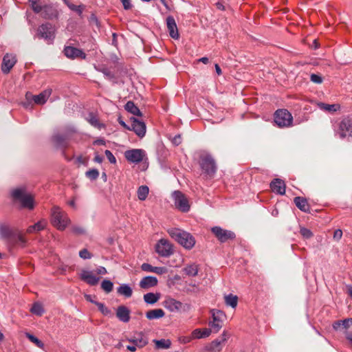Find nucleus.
<instances>
[{"instance_id": "2eb2a0df", "label": "nucleus", "mask_w": 352, "mask_h": 352, "mask_svg": "<svg viewBox=\"0 0 352 352\" xmlns=\"http://www.w3.org/2000/svg\"><path fill=\"white\" fill-rule=\"evenodd\" d=\"M227 340V336L226 332H223L221 340L217 339L212 341L210 345L206 347V350L208 352H221L223 346Z\"/></svg>"}, {"instance_id": "e2e57ef3", "label": "nucleus", "mask_w": 352, "mask_h": 352, "mask_svg": "<svg viewBox=\"0 0 352 352\" xmlns=\"http://www.w3.org/2000/svg\"><path fill=\"white\" fill-rule=\"evenodd\" d=\"M342 327V320H338L333 324L335 330H339Z\"/></svg>"}, {"instance_id": "13d9d810", "label": "nucleus", "mask_w": 352, "mask_h": 352, "mask_svg": "<svg viewBox=\"0 0 352 352\" xmlns=\"http://www.w3.org/2000/svg\"><path fill=\"white\" fill-rule=\"evenodd\" d=\"M167 272V270L164 267H154L153 272L157 274H163Z\"/></svg>"}, {"instance_id": "6e6552de", "label": "nucleus", "mask_w": 352, "mask_h": 352, "mask_svg": "<svg viewBox=\"0 0 352 352\" xmlns=\"http://www.w3.org/2000/svg\"><path fill=\"white\" fill-rule=\"evenodd\" d=\"M175 207L183 212L190 210V204L187 197L179 190H175L172 194Z\"/></svg>"}, {"instance_id": "de8ad7c7", "label": "nucleus", "mask_w": 352, "mask_h": 352, "mask_svg": "<svg viewBox=\"0 0 352 352\" xmlns=\"http://www.w3.org/2000/svg\"><path fill=\"white\" fill-rule=\"evenodd\" d=\"M71 10L74 11L78 13L79 16H80L83 12L85 6L83 5L76 6L73 3L69 5L68 7Z\"/></svg>"}, {"instance_id": "20e7f679", "label": "nucleus", "mask_w": 352, "mask_h": 352, "mask_svg": "<svg viewBox=\"0 0 352 352\" xmlns=\"http://www.w3.org/2000/svg\"><path fill=\"white\" fill-rule=\"evenodd\" d=\"M37 36L43 38L47 44H52L55 38V28L50 23L42 24L38 28Z\"/></svg>"}, {"instance_id": "9b49d317", "label": "nucleus", "mask_w": 352, "mask_h": 352, "mask_svg": "<svg viewBox=\"0 0 352 352\" xmlns=\"http://www.w3.org/2000/svg\"><path fill=\"white\" fill-rule=\"evenodd\" d=\"M145 152L142 149L133 148L124 153L125 158L130 162L138 164L143 160Z\"/></svg>"}, {"instance_id": "7c9ffc66", "label": "nucleus", "mask_w": 352, "mask_h": 352, "mask_svg": "<svg viewBox=\"0 0 352 352\" xmlns=\"http://www.w3.org/2000/svg\"><path fill=\"white\" fill-rule=\"evenodd\" d=\"M117 292L126 298H130L133 294V290L131 287L127 284H122L117 289Z\"/></svg>"}, {"instance_id": "4468645a", "label": "nucleus", "mask_w": 352, "mask_h": 352, "mask_svg": "<svg viewBox=\"0 0 352 352\" xmlns=\"http://www.w3.org/2000/svg\"><path fill=\"white\" fill-rule=\"evenodd\" d=\"M16 63V58L14 55L6 54L3 58L1 64V71L3 73L8 74L11 69L14 66Z\"/></svg>"}, {"instance_id": "e433bc0d", "label": "nucleus", "mask_w": 352, "mask_h": 352, "mask_svg": "<svg viewBox=\"0 0 352 352\" xmlns=\"http://www.w3.org/2000/svg\"><path fill=\"white\" fill-rule=\"evenodd\" d=\"M153 342H155L157 349H166L170 348L171 345V342L169 340H155Z\"/></svg>"}, {"instance_id": "8fccbe9b", "label": "nucleus", "mask_w": 352, "mask_h": 352, "mask_svg": "<svg viewBox=\"0 0 352 352\" xmlns=\"http://www.w3.org/2000/svg\"><path fill=\"white\" fill-rule=\"evenodd\" d=\"M300 232L301 235L305 239H309L313 235L311 230L305 228H302L300 230Z\"/></svg>"}, {"instance_id": "6ab92c4d", "label": "nucleus", "mask_w": 352, "mask_h": 352, "mask_svg": "<svg viewBox=\"0 0 352 352\" xmlns=\"http://www.w3.org/2000/svg\"><path fill=\"white\" fill-rule=\"evenodd\" d=\"M52 94V89H45L43 91H42L38 95L32 96L28 94H26V98L29 99V97H32V100H34V103L37 104H43L45 103L47 100L50 98V95Z\"/></svg>"}, {"instance_id": "c9c22d12", "label": "nucleus", "mask_w": 352, "mask_h": 352, "mask_svg": "<svg viewBox=\"0 0 352 352\" xmlns=\"http://www.w3.org/2000/svg\"><path fill=\"white\" fill-rule=\"evenodd\" d=\"M198 266L195 264L187 265L184 267L185 274L190 276H196L198 274Z\"/></svg>"}, {"instance_id": "a211bd4d", "label": "nucleus", "mask_w": 352, "mask_h": 352, "mask_svg": "<svg viewBox=\"0 0 352 352\" xmlns=\"http://www.w3.org/2000/svg\"><path fill=\"white\" fill-rule=\"evenodd\" d=\"M80 276L81 280L91 286L96 285L100 280L93 272L89 270H82Z\"/></svg>"}, {"instance_id": "5701e85b", "label": "nucleus", "mask_w": 352, "mask_h": 352, "mask_svg": "<svg viewBox=\"0 0 352 352\" xmlns=\"http://www.w3.org/2000/svg\"><path fill=\"white\" fill-rule=\"evenodd\" d=\"M157 279L155 276H148L144 277L140 282V287L142 289H149L157 285Z\"/></svg>"}, {"instance_id": "c03bdc74", "label": "nucleus", "mask_w": 352, "mask_h": 352, "mask_svg": "<svg viewBox=\"0 0 352 352\" xmlns=\"http://www.w3.org/2000/svg\"><path fill=\"white\" fill-rule=\"evenodd\" d=\"M31 312L36 316H41L43 314L44 310L41 304L34 303L31 308Z\"/></svg>"}, {"instance_id": "f03ea898", "label": "nucleus", "mask_w": 352, "mask_h": 352, "mask_svg": "<svg viewBox=\"0 0 352 352\" xmlns=\"http://www.w3.org/2000/svg\"><path fill=\"white\" fill-rule=\"evenodd\" d=\"M52 223L59 230H64L70 223L67 214L58 206L52 209Z\"/></svg>"}, {"instance_id": "79ce46f5", "label": "nucleus", "mask_w": 352, "mask_h": 352, "mask_svg": "<svg viewBox=\"0 0 352 352\" xmlns=\"http://www.w3.org/2000/svg\"><path fill=\"white\" fill-rule=\"evenodd\" d=\"M101 288L106 292L110 293L113 288V283L109 280H104L101 283Z\"/></svg>"}, {"instance_id": "dca6fc26", "label": "nucleus", "mask_w": 352, "mask_h": 352, "mask_svg": "<svg viewBox=\"0 0 352 352\" xmlns=\"http://www.w3.org/2000/svg\"><path fill=\"white\" fill-rule=\"evenodd\" d=\"M131 120L132 121L131 130L133 131L139 138H143L146 134V130L145 123L135 118H131Z\"/></svg>"}, {"instance_id": "37998d69", "label": "nucleus", "mask_w": 352, "mask_h": 352, "mask_svg": "<svg viewBox=\"0 0 352 352\" xmlns=\"http://www.w3.org/2000/svg\"><path fill=\"white\" fill-rule=\"evenodd\" d=\"M26 337L32 342H33L34 344H36V346L41 348V349H43L44 347V344L39 340L36 337H35L34 336L29 333H26Z\"/></svg>"}, {"instance_id": "774afa93", "label": "nucleus", "mask_w": 352, "mask_h": 352, "mask_svg": "<svg viewBox=\"0 0 352 352\" xmlns=\"http://www.w3.org/2000/svg\"><path fill=\"white\" fill-rule=\"evenodd\" d=\"M103 160L102 157L100 156L99 155H96L94 157V162L98 163H102Z\"/></svg>"}, {"instance_id": "473e14b6", "label": "nucleus", "mask_w": 352, "mask_h": 352, "mask_svg": "<svg viewBox=\"0 0 352 352\" xmlns=\"http://www.w3.org/2000/svg\"><path fill=\"white\" fill-rule=\"evenodd\" d=\"M41 15L45 19H52L57 16V12L50 6H45Z\"/></svg>"}, {"instance_id": "0e129e2a", "label": "nucleus", "mask_w": 352, "mask_h": 352, "mask_svg": "<svg viewBox=\"0 0 352 352\" xmlns=\"http://www.w3.org/2000/svg\"><path fill=\"white\" fill-rule=\"evenodd\" d=\"M118 121L119 122V124L122 126L124 128L128 129V130H131V127L129 126H128L121 118V117H119L118 119Z\"/></svg>"}, {"instance_id": "a878e982", "label": "nucleus", "mask_w": 352, "mask_h": 352, "mask_svg": "<svg viewBox=\"0 0 352 352\" xmlns=\"http://www.w3.org/2000/svg\"><path fill=\"white\" fill-rule=\"evenodd\" d=\"M165 313L162 309H155L148 311L146 313V317L148 320H155L162 318L164 316Z\"/></svg>"}, {"instance_id": "393cba45", "label": "nucleus", "mask_w": 352, "mask_h": 352, "mask_svg": "<svg viewBox=\"0 0 352 352\" xmlns=\"http://www.w3.org/2000/svg\"><path fill=\"white\" fill-rule=\"evenodd\" d=\"M296 207L303 212L309 211V206L306 199L301 197H296L294 199Z\"/></svg>"}, {"instance_id": "72a5a7b5", "label": "nucleus", "mask_w": 352, "mask_h": 352, "mask_svg": "<svg viewBox=\"0 0 352 352\" xmlns=\"http://www.w3.org/2000/svg\"><path fill=\"white\" fill-rule=\"evenodd\" d=\"M160 298L158 294L147 293L144 295V300L147 304L153 305L155 304Z\"/></svg>"}, {"instance_id": "f3484780", "label": "nucleus", "mask_w": 352, "mask_h": 352, "mask_svg": "<svg viewBox=\"0 0 352 352\" xmlns=\"http://www.w3.org/2000/svg\"><path fill=\"white\" fill-rule=\"evenodd\" d=\"M64 54L65 55L72 59H74L76 58H80L82 59L86 58V54L85 53L76 47H72V46H66L64 48Z\"/></svg>"}, {"instance_id": "09e8293b", "label": "nucleus", "mask_w": 352, "mask_h": 352, "mask_svg": "<svg viewBox=\"0 0 352 352\" xmlns=\"http://www.w3.org/2000/svg\"><path fill=\"white\" fill-rule=\"evenodd\" d=\"M97 70L102 73L104 76L108 79H112L114 78V74L107 67L98 68Z\"/></svg>"}, {"instance_id": "bb28decb", "label": "nucleus", "mask_w": 352, "mask_h": 352, "mask_svg": "<svg viewBox=\"0 0 352 352\" xmlns=\"http://www.w3.org/2000/svg\"><path fill=\"white\" fill-rule=\"evenodd\" d=\"M47 226V221L44 219H42L37 223H36L34 225L30 226L27 229L28 233H33V232H37L41 230H43Z\"/></svg>"}, {"instance_id": "7ed1b4c3", "label": "nucleus", "mask_w": 352, "mask_h": 352, "mask_svg": "<svg viewBox=\"0 0 352 352\" xmlns=\"http://www.w3.org/2000/svg\"><path fill=\"white\" fill-rule=\"evenodd\" d=\"M12 197L20 201L22 208L32 210L34 207V198L30 194L26 193L24 187L17 188L11 191Z\"/></svg>"}, {"instance_id": "680f3d73", "label": "nucleus", "mask_w": 352, "mask_h": 352, "mask_svg": "<svg viewBox=\"0 0 352 352\" xmlns=\"http://www.w3.org/2000/svg\"><path fill=\"white\" fill-rule=\"evenodd\" d=\"M96 272L98 274L104 275V274H107V271L106 268L104 267H102V266H100L99 267H98Z\"/></svg>"}, {"instance_id": "f8f14e48", "label": "nucleus", "mask_w": 352, "mask_h": 352, "mask_svg": "<svg viewBox=\"0 0 352 352\" xmlns=\"http://www.w3.org/2000/svg\"><path fill=\"white\" fill-rule=\"evenodd\" d=\"M212 321L209 322V325L213 332L217 333L221 328L222 318L224 316L223 311L220 310L212 311Z\"/></svg>"}, {"instance_id": "f704fd0d", "label": "nucleus", "mask_w": 352, "mask_h": 352, "mask_svg": "<svg viewBox=\"0 0 352 352\" xmlns=\"http://www.w3.org/2000/svg\"><path fill=\"white\" fill-rule=\"evenodd\" d=\"M149 192V188L147 186H141L138 188L137 194L138 197L141 201H144Z\"/></svg>"}, {"instance_id": "a19ab883", "label": "nucleus", "mask_w": 352, "mask_h": 352, "mask_svg": "<svg viewBox=\"0 0 352 352\" xmlns=\"http://www.w3.org/2000/svg\"><path fill=\"white\" fill-rule=\"evenodd\" d=\"M52 140L58 146H63L65 144V137L60 134H55L52 137Z\"/></svg>"}, {"instance_id": "0eeeda50", "label": "nucleus", "mask_w": 352, "mask_h": 352, "mask_svg": "<svg viewBox=\"0 0 352 352\" xmlns=\"http://www.w3.org/2000/svg\"><path fill=\"white\" fill-rule=\"evenodd\" d=\"M156 252L162 257H169L174 253L173 245L167 239H161L155 245Z\"/></svg>"}, {"instance_id": "1a4fd4ad", "label": "nucleus", "mask_w": 352, "mask_h": 352, "mask_svg": "<svg viewBox=\"0 0 352 352\" xmlns=\"http://www.w3.org/2000/svg\"><path fill=\"white\" fill-rule=\"evenodd\" d=\"M211 231L221 243H226L235 238V234L233 232L224 230L219 226L212 228Z\"/></svg>"}, {"instance_id": "9d476101", "label": "nucleus", "mask_w": 352, "mask_h": 352, "mask_svg": "<svg viewBox=\"0 0 352 352\" xmlns=\"http://www.w3.org/2000/svg\"><path fill=\"white\" fill-rule=\"evenodd\" d=\"M336 132L340 138L352 135V120L349 118H344L338 124Z\"/></svg>"}, {"instance_id": "603ef678", "label": "nucleus", "mask_w": 352, "mask_h": 352, "mask_svg": "<svg viewBox=\"0 0 352 352\" xmlns=\"http://www.w3.org/2000/svg\"><path fill=\"white\" fill-rule=\"evenodd\" d=\"M104 153H105V155H106L107 158L108 159V160L111 164H116V157H114L113 153L109 150H106Z\"/></svg>"}, {"instance_id": "a18cd8bd", "label": "nucleus", "mask_w": 352, "mask_h": 352, "mask_svg": "<svg viewBox=\"0 0 352 352\" xmlns=\"http://www.w3.org/2000/svg\"><path fill=\"white\" fill-rule=\"evenodd\" d=\"M85 175L91 180H95L98 177L99 172L97 169L93 168L87 171Z\"/></svg>"}, {"instance_id": "69168bd1", "label": "nucleus", "mask_w": 352, "mask_h": 352, "mask_svg": "<svg viewBox=\"0 0 352 352\" xmlns=\"http://www.w3.org/2000/svg\"><path fill=\"white\" fill-rule=\"evenodd\" d=\"M126 349L131 352H135L137 349V346L132 343L131 345H127Z\"/></svg>"}, {"instance_id": "cd10ccee", "label": "nucleus", "mask_w": 352, "mask_h": 352, "mask_svg": "<svg viewBox=\"0 0 352 352\" xmlns=\"http://www.w3.org/2000/svg\"><path fill=\"white\" fill-rule=\"evenodd\" d=\"M13 234L12 230L10 226L5 223H0V237L2 239H8Z\"/></svg>"}, {"instance_id": "39448f33", "label": "nucleus", "mask_w": 352, "mask_h": 352, "mask_svg": "<svg viewBox=\"0 0 352 352\" xmlns=\"http://www.w3.org/2000/svg\"><path fill=\"white\" fill-rule=\"evenodd\" d=\"M274 122L279 127L292 126L293 117L286 109H278L274 113Z\"/></svg>"}, {"instance_id": "3c124183", "label": "nucleus", "mask_w": 352, "mask_h": 352, "mask_svg": "<svg viewBox=\"0 0 352 352\" xmlns=\"http://www.w3.org/2000/svg\"><path fill=\"white\" fill-rule=\"evenodd\" d=\"M79 256L83 259H88L91 258V254L87 249H82L79 252Z\"/></svg>"}, {"instance_id": "f257e3e1", "label": "nucleus", "mask_w": 352, "mask_h": 352, "mask_svg": "<svg viewBox=\"0 0 352 352\" xmlns=\"http://www.w3.org/2000/svg\"><path fill=\"white\" fill-rule=\"evenodd\" d=\"M168 232L170 236L184 248L190 250L194 247L195 240L190 233L178 228H171Z\"/></svg>"}, {"instance_id": "4be33fe9", "label": "nucleus", "mask_w": 352, "mask_h": 352, "mask_svg": "<svg viewBox=\"0 0 352 352\" xmlns=\"http://www.w3.org/2000/svg\"><path fill=\"white\" fill-rule=\"evenodd\" d=\"M270 188L273 192L277 194L283 195L285 193V184L280 179H274L270 183Z\"/></svg>"}, {"instance_id": "4d7b16f0", "label": "nucleus", "mask_w": 352, "mask_h": 352, "mask_svg": "<svg viewBox=\"0 0 352 352\" xmlns=\"http://www.w3.org/2000/svg\"><path fill=\"white\" fill-rule=\"evenodd\" d=\"M153 268L154 267L148 263H143L141 266V269L144 272H153Z\"/></svg>"}, {"instance_id": "6e6d98bb", "label": "nucleus", "mask_w": 352, "mask_h": 352, "mask_svg": "<svg viewBox=\"0 0 352 352\" xmlns=\"http://www.w3.org/2000/svg\"><path fill=\"white\" fill-rule=\"evenodd\" d=\"M352 324V318H347L342 320V328L346 329Z\"/></svg>"}, {"instance_id": "5fc2aeb1", "label": "nucleus", "mask_w": 352, "mask_h": 352, "mask_svg": "<svg viewBox=\"0 0 352 352\" xmlns=\"http://www.w3.org/2000/svg\"><path fill=\"white\" fill-rule=\"evenodd\" d=\"M310 79L313 82L317 83V84H320L322 82V77L317 74H314L311 75Z\"/></svg>"}, {"instance_id": "c85d7f7f", "label": "nucleus", "mask_w": 352, "mask_h": 352, "mask_svg": "<svg viewBox=\"0 0 352 352\" xmlns=\"http://www.w3.org/2000/svg\"><path fill=\"white\" fill-rule=\"evenodd\" d=\"M212 331L211 329H196L192 331V335L193 338L199 339L208 337Z\"/></svg>"}, {"instance_id": "2f4dec72", "label": "nucleus", "mask_w": 352, "mask_h": 352, "mask_svg": "<svg viewBox=\"0 0 352 352\" xmlns=\"http://www.w3.org/2000/svg\"><path fill=\"white\" fill-rule=\"evenodd\" d=\"M124 109L134 116H142L140 110L132 101H128L124 106Z\"/></svg>"}, {"instance_id": "052dcab7", "label": "nucleus", "mask_w": 352, "mask_h": 352, "mask_svg": "<svg viewBox=\"0 0 352 352\" xmlns=\"http://www.w3.org/2000/svg\"><path fill=\"white\" fill-rule=\"evenodd\" d=\"M125 10H130L132 8L131 0H120Z\"/></svg>"}, {"instance_id": "b1692460", "label": "nucleus", "mask_w": 352, "mask_h": 352, "mask_svg": "<svg viewBox=\"0 0 352 352\" xmlns=\"http://www.w3.org/2000/svg\"><path fill=\"white\" fill-rule=\"evenodd\" d=\"M129 341L139 348L144 346L148 343L146 338L141 333H138L133 338L129 340Z\"/></svg>"}, {"instance_id": "c756f323", "label": "nucleus", "mask_w": 352, "mask_h": 352, "mask_svg": "<svg viewBox=\"0 0 352 352\" xmlns=\"http://www.w3.org/2000/svg\"><path fill=\"white\" fill-rule=\"evenodd\" d=\"M316 105L320 109L327 112H335L340 109V105L336 104H329L324 102H317Z\"/></svg>"}, {"instance_id": "ea45409f", "label": "nucleus", "mask_w": 352, "mask_h": 352, "mask_svg": "<svg viewBox=\"0 0 352 352\" xmlns=\"http://www.w3.org/2000/svg\"><path fill=\"white\" fill-rule=\"evenodd\" d=\"M87 120L94 127H96L98 129H101L102 127H104V125L100 123L97 117L92 113H90L89 115Z\"/></svg>"}, {"instance_id": "58836bf2", "label": "nucleus", "mask_w": 352, "mask_h": 352, "mask_svg": "<svg viewBox=\"0 0 352 352\" xmlns=\"http://www.w3.org/2000/svg\"><path fill=\"white\" fill-rule=\"evenodd\" d=\"M31 7L35 13H39L43 11L45 6L43 5L40 0H30Z\"/></svg>"}, {"instance_id": "864d4df0", "label": "nucleus", "mask_w": 352, "mask_h": 352, "mask_svg": "<svg viewBox=\"0 0 352 352\" xmlns=\"http://www.w3.org/2000/svg\"><path fill=\"white\" fill-rule=\"evenodd\" d=\"M72 231L76 234H83L85 232V230L83 228L76 226L72 228Z\"/></svg>"}, {"instance_id": "ddd939ff", "label": "nucleus", "mask_w": 352, "mask_h": 352, "mask_svg": "<svg viewBox=\"0 0 352 352\" xmlns=\"http://www.w3.org/2000/svg\"><path fill=\"white\" fill-rule=\"evenodd\" d=\"M164 303V307L171 312H179L185 310L186 305L173 298H168Z\"/></svg>"}, {"instance_id": "bf43d9fd", "label": "nucleus", "mask_w": 352, "mask_h": 352, "mask_svg": "<svg viewBox=\"0 0 352 352\" xmlns=\"http://www.w3.org/2000/svg\"><path fill=\"white\" fill-rule=\"evenodd\" d=\"M342 236V231L340 229L336 230L333 233V239L339 241Z\"/></svg>"}, {"instance_id": "4c0bfd02", "label": "nucleus", "mask_w": 352, "mask_h": 352, "mask_svg": "<svg viewBox=\"0 0 352 352\" xmlns=\"http://www.w3.org/2000/svg\"><path fill=\"white\" fill-rule=\"evenodd\" d=\"M225 302L227 305L235 308L237 305L238 298L232 294L227 295L225 296Z\"/></svg>"}, {"instance_id": "49530a36", "label": "nucleus", "mask_w": 352, "mask_h": 352, "mask_svg": "<svg viewBox=\"0 0 352 352\" xmlns=\"http://www.w3.org/2000/svg\"><path fill=\"white\" fill-rule=\"evenodd\" d=\"M94 304L98 307L100 311L104 316H107L111 314V311L103 303L94 302Z\"/></svg>"}, {"instance_id": "423d86ee", "label": "nucleus", "mask_w": 352, "mask_h": 352, "mask_svg": "<svg viewBox=\"0 0 352 352\" xmlns=\"http://www.w3.org/2000/svg\"><path fill=\"white\" fill-rule=\"evenodd\" d=\"M199 164L201 169L208 175H214L217 170L214 160L207 153L201 154Z\"/></svg>"}, {"instance_id": "338daca9", "label": "nucleus", "mask_w": 352, "mask_h": 352, "mask_svg": "<svg viewBox=\"0 0 352 352\" xmlns=\"http://www.w3.org/2000/svg\"><path fill=\"white\" fill-rule=\"evenodd\" d=\"M173 143L176 145H179L181 143L180 135H176L173 139Z\"/></svg>"}, {"instance_id": "aec40b11", "label": "nucleus", "mask_w": 352, "mask_h": 352, "mask_svg": "<svg viewBox=\"0 0 352 352\" xmlns=\"http://www.w3.org/2000/svg\"><path fill=\"white\" fill-rule=\"evenodd\" d=\"M166 25L169 35L175 39L179 37L177 26L173 16H169L166 18Z\"/></svg>"}, {"instance_id": "412c9836", "label": "nucleus", "mask_w": 352, "mask_h": 352, "mask_svg": "<svg viewBox=\"0 0 352 352\" xmlns=\"http://www.w3.org/2000/svg\"><path fill=\"white\" fill-rule=\"evenodd\" d=\"M117 318L123 322H128L130 320V310L124 305L119 306L116 309Z\"/></svg>"}]
</instances>
